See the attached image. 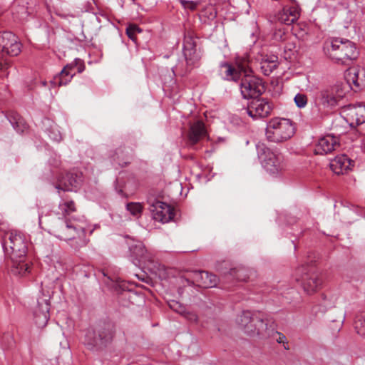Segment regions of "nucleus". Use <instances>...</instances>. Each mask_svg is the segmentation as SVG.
<instances>
[{
    "label": "nucleus",
    "mask_w": 365,
    "mask_h": 365,
    "mask_svg": "<svg viewBox=\"0 0 365 365\" xmlns=\"http://www.w3.org/2000/svg\"><path fill=\"white\" fill-rule=\"evenodd\" d=\"M48 136L56 142H60L62 139L61 133L56 125H53L48 130Z\"/></svg>",
    "instance_id": "c9c22d12"
},
{
    "label": "nucleus",
    "mask_w": 365,
    "mask_h": 365,
    "mask_svg": "<svg viewBox=\"0 0 365 365\" xmlns=\"http://www.w3.org/2000/svg\"><path fill=\"white\" fill-rule=\"evenodd\" d=\"M245 272V269L243 268H233L230 269L229 274L236 279L239 281H245L246 277L244 275V273Z\"/></svg>",
    "instance_id": "f704fd0d"
},
{
    "label": "nucleus",
    "mask_w": 365,
    "mask_h": 365,
    "mask_svg": "<svg viewBox=\"0 0 365 365\" xmlns=\"http://www.w3.org/2000/svg\"><path fill=\"white\" fill-rule=\"evenodd\" d=\"M294 133L295 127L290 119L277 117L268 122L265 135L268 141L280 143L290 139Z\"/></svg>",
    "instance_id": "7ed1b4c3"
},
{
    "label": "nucleus",
    "mask_w": 365,
    "mask_h": 365,
    "mask_svg": "<svg viewBox=\"0 0 365 365\" xmlns=\"http://www.w3.org/2000/svg\"><path fill=\"white\" fill-rule=\"evenodd\" d=\"M0 70L5 71L10 66L11 61L4 56H16L21 51V44L18 37L9 31L0 33Z\"/></svg>",
    "instance_id": "0eeeda50"
},
{
    "label": "nucleus",
    "mask_w": 365,
    "mask_h": 365,
    "mask_svg": "<svg viewBox=\"0 0 365 365\" xmlns=\"http://www.w3.org/2000/svg\"><path fill=\"white\" fill-rule=\"evenodd\" d=\"M182 6L189 11H195L200 4L198 1L178 0Z\"/></svg>",
    "instance_id": "e433bc0d"
},
{
    "label": "nucleus",
    "mask_w": 365,
    "mask_h": 365,
    "mask_svg": "<svg viewBox=\"0 0 365 365\" xmlns=\"http://www.w3.org/2000/svg\"><path fill=\"white\" fill-rule=\"evenodd\" d=\"M182 315L184 316L185 319H187V320H189L192 322H197V319H198L197 315L193 312H190V311H187V309H185V313H183Z\"/></svg>",
    "instance_id": "79ce46f5"
},
{
    "label": "nucleus",
    "mask_w": 365,
    "mask_h": 365,
    "mask_svg": "<svg viewBox=\"0 0 365 365\" xmlns=\"http://www.w3.org/2000/svg\"><path fill=\"white\" fill-rule=\"evenodd\" d=\"M324 53L334 63L346 66L352 63L359 55L353 42L339 38L327 41L324 46Z\"/></svg>",
    "instance_id": "f257e3e1"
},
{
    "label": "nucleus",
    "mask_w": 365,
    "mask_h": 365,
    "mask_svg": "<svg viewBox=\"0 0 365 365\" xmlns=\"http://www.w3.org/2000/svg\"><path fill=\"white\" fill-rule=\"evenodd\" d=\"M86 222L76 219L58 220L53 226L55 235L63 240H82L86 233Z\"/></svg>",
    "instance_id": "39448f33"
},
{
    "label": "nucleus",
    "mask_w": 365,
    "mask_h": 365,
    "mask_svg": "<svg viewBox=\"0 0 365 365\" xmlns=\"http://www.w3.org/2000/svg\"><path fill=\"white\" fill-rule=\"evenodd\" d=\"M140 32L141 29L134 24L129 25L126 29V34L133 41H135L136 34Z\"/></svg>",
    "instance_id": "4c0bfd02"
},
{
    "label": "nucleus",
    "mask_w": 365,
    "mask_h": 365,
    "mask_svg": "<svg viewBox=\"0 0 365 365\" xmlns=\"http://www.w3.org/2000/svg\"><path fill=\"white\" fill-rule=\"evenodd\" d=\"M237 66L244 73L240 82V91L244 98H257L264 91V84L260 78L251 75L253 62L250 60L249 56L238 58L236 61Z\"/></svg>",
    "instance_id": "f03ea898"
},
{
    "label": "nucleus",
    "mask_w": 365,
    "mask_h": 365,
    "mask_svg": "<svg viewBox=\"0 0 365 365\" xmlns=\"http://www.w3.org/2000/svg\"><path fill=\"white\" fill-rule=\"evenodd\" d=\"M59 210L66 217L76 210L75 204L72 200L63 201L59 204Z\"/></svg>",
    "instance_id": "473e14b6"
},
{
    "label": "nucleus",
    "mask_w": 365,
    "mask_h": 365,
    "mask_svg": "<svg viewBox=\"0 0 365 365\" xmlns=\"http://www.w3.org/2000/svg\"><path fill=\"white\" fill-rule=\"evenodd\" d=\"M3 248L5 255L8 256L11 261L14 262L13 271L16 273L19 272L18 268V262L16 259L19 257L26 256L27 245L25 237L20 232L11 231L7 232L3 240Z\"/></svg>",
    "instance_id": "20e7f679"
},
{
    "label": "nucleus",
    "mask_w": 365,
    "mask_h": 365,
    "mask_svg": "<svg viewBox=\"0 0 365 365\" xmlns=\"http://www.w3.org/2000/svg\"><path fill=\"white\" fill-rule=\"evenodd\" d=\"M272 106L269 101L264 98H255L250 101L245 112L254 120L267 118L270 115Z\"/></svg>",
    "instance_id": "9b49d317"
},
{
    "label": "nucleus",
    "mask_w": 365,
    "mask_h": 365,
    "mask_svg": "<svg viewBox=\"0 0 365 365\" xmlns=\"http://www.w3.org/2000/svg\"><path fill=\"white\" fill-rule=\"evenodd\" d=\"M50 304L46 296L41 297L37 300V305L34 309V319L38 327H44L49 319Z\"/></svg>",
    "instance_id": "dca6fc26"
},
{
    "label": "nucleus",
    "mask_w": 365,
    "mask_h": 365,
    "mask_svg": "<svg viewBox=\"0 0 365 365\" xmlns=\"http://www.w3.org/2000/svg\"><path fill=\"white\" fill-rule=\"evenodd\" d=\"M363 144H364V151H365V136H364V138L363 140Z\"/></svg>",
    "instance_id": "de8ad7c7"
},
{
    "label": "nucleus",
    "mask_w": 365,
    "mask_h": 365,
    "mask_svg": "<svg viewBox=\"0 0 365 365\" xmlns=\"http://www.w3.org/2000/svg\"><path fill=\"white\" fill-rule=\"evenodd\" d=\"M207 135L205 124L201 120L192 123L187 133L189 145L193 146L205 138Z\"/></svg>",
    "instance_id": "aec40b11"
},
{
    "label": "nucleus",
    "mask_w": 365,
    "mask_h": 365,
    "mask_svg": "<svg viewBox=\"0 0 365 365\" xmlns=\"http://www.w3.org/2000/svg\"><path fill=\"white\" fill-rule=\"evenodd\" d=\"M278 57L275 55L262 56L259 61L260 69L265 76H269L278 66Z\"/></svg>",
    "instance_id": "b1692460"
},
{
    "label": "nucleus",
    "mask_w": 365,
    "mask_h": 365,
    "mask_svg": "<svg viewBox=\"0 0 365 365\" xmlns=\"http://www.w3.org/2000/svg\"><path fill=\"white\" fill-rule=\"evenodd\" d=\"M339 147L336 138L333 135H326L321 138L315 146V153L317 155L327 154Z\"/></svg>",
    "instance_id": "412c9836"
},
{
    "label": "nucleus",
    "mask_w": 365,
    "mask_h": 365,
    "mask_svg": "<svg viewBox=\"0 0 365 365\" xmlns=\"http://www.w3.org/2000/svg\"><path fill=\"white\" fill-rule=\"evenodd\" d=\"M354 327L359 334L365 337V313H361L356 317Z\"/></svg>",
    "instance_id": "2f4dec72"
},
{
    "label": "nucleus",
    "mask_w": 365,
    "mask_h": 365,
    "mask_svg": "<svg viewBox=\"0 0 365 365\" xmlns=\"http://www.w3.org/2000/svg\"><path fill=\"white\" fill-rule=\"evenodd\" d=\"M187 277L188 283L203 288L215 287L219 281L216 275L205 271H192Z\"/></svg>",
    "instance_id": "ddd939ff"
},
{
    "label": "nucleus",
    "mask_w": 365,
    "mask_h": 365,
    "mask_svg": "<svg viewBox=\"0 0 365 365\" xmlns=\"http://www.w3.org/2000/svg\"><path fill=\"white\" fill-rule=\"evenodd\" d=\"M71 246L73 247L74 248H77L79 246V245H71Z\"/></svg>",
    "instance_id": "09e8293b"
},
{
    "label": "nucleus",
    "mask_w": 365,
    "mask_h": 365,
    "mask_svg": "<svg viewBox=\"0 0 365 365\" xmlns=\"http://www.w3.org/2000/svg\"><path fill=\"white\" fill-rule=\"evenodd\" d=\"M130 257L134 264H148L154 262V254L148 250L140 241H133L129 246Z\"/></svg>",
    "instance_id": "f8f14e48"
},
{
    "label": "nucleus",
    "mask_w": 365,
    "mask_h": 365,
    "mask_svg": "<svg viewBox=\"0 0 365 365\" xmlns=\"http://www.w3.org/2000/svg\"><path fill=\"white\" fill-rule=\"evenodd\" d=\"M283 10L289 15V19L287 20V25L295 22L299 17L300 9L297 4L284 7Z\"/></svg>",
    "instance_id": "c85d7f7f"
},
{
    "label": "nucleus",
    "mask_w": 365,
    "mask_h": 365,
    "mask_svg": "<svg viewBox=\"0 0 365 365\" xmlns=\"http://www.w3.org/2000/svg\"><path fill=\"white\" fill-rule=\"evenodd\" d=\"M113 334L111 324H106L97 329H88L85 335L84 343L89 349H98L111 341Z\"/></svg>",
    "instance_id": "9d476101"
},
{
    "label": "nucleus",
    "mask_w": 365,
    "mask_h": 365,
    "mask_svg": "<svg viewBox=\"0 0 365 365\" xmlns=\"http://www.w3.org/2000/svg\"><path fill=\"white\" fill-rule=\"evenodd\" d=\"M7 118L18 133H24L27 129L24 120L17 113H10Z\"/></svg>",
    "instance_id": "bb28decb"
},
{
    "label": "nucleus",
    "mask_w": 365,
    "mask_h": 365,
    "mask_svg": "<svg viewBox=\"0 0 365 365\" xmlns=\"http://www.w3.org/2000/svg\"><path fill=\"white\" fill-rule=\"evenodd\" d=\"M344 96L343 86L336 84L320 90L316 95L315 103L319 108L331 110L339 105Z\"/></svg>",
    "instance_id": "6e6552de"
},
{
    "label": "nucleus",
    "mask_w": 365,
    "mask_h": 365,
    "mask_svg": "<svg viewBox=\"0 0 365 365\" xmlns=\"http://www.w3.org/2000/svg\"><path fill=\"white\" fill-rule=\"evenodd\" d=\"M169 305L173 310L180 314L185 313L186 308L178 302L173 301Z\"/></svg>",
    "instance_id": "a19ab883"
},
{
    "label": "nucleus",
    "mask_w": 365,
    "mask_h": 365,
    "mask_svg": "<svg viewBox=\"0 0 365 365\" xmlns=\"http://www.w3.org/2000/svg\"><path fill=\"white\" fill-rule=\"evenodd\" d=\"M81 174L66 173L65 175L60 177L56 188L67 191L76 190L82 183Z\"/></svg>",
    "instance_id": "6ab92c4d"
},
{
    "label": "nucleus",
    "mask_w": 365,
    "mask_h": 365,
    "mask_svg": "<svg viewBox=\"0 0 365 365\" xmlns=\"http://www.w3.org/2000/svg\"><path fill=\"white\" fill-rule=\"evenodd\" d=\"M184 56L187 66L191 68L199 60L196 53L195 45L191 39L186 40L184 43Z\"/></svg>",
    "instance_id": "393cba45"
},
{
    "label": "nucleus",
    "mask_w": 365,
    "mask_h": 365,
    "mask_svg": "<svg viewBox=\"0 0 365 365\" xmlns=\"http://www.w3.org/2000/svg\"><path fill=\"white\" fill-rule=\"evenodd\" d=\"M237 70L233 68L230 64L224 63L220 66V73L222 78L227 81H236L240 78L242 71L237 67Z\"/></svg>",
    "instance_id": "a878e982"
},
{
    "label": "nucleus",
    "mask_w": 365,
    "mask_h": 365,
    "mask_svg": "<svg viewBox=\"0 0 365 365\" xmlns=\"http://www.w3.org/2000/svg\"><path fill=\"white\" fill-rule=\"evenodd\" d=\"M271 322V318L255 314V317L243 330L251 336L259 335L264 336V335H269V325Z\"/></svg>",
    "instance_id": "4468645a"
},
{
    "label": "nucleus",
    "mask_w": 365,
    "mask_h": 365,
    "mask_svg": "<svg viewBox=\"0 0 365 365\" xmlns=\"http://www.w3.org/2000/svg\"><path fill=\"white\" fill-rule=\"evenodd\" d=\"M345 78L351 88L357 91L365 86V70L361 68H349L345 73Z\"/></svg>",
    "instance_id": "a211bd4d"
},
{
    "label": "nucleus",
    "mask_w": 365,
    "mask_h": 365,
    "mask_svg": "<svg viewBox=\"0 0 365 365\" xmlns=\"http://www.w3.org/2000/svg\"><path fill=\"white\" fill-rule=\"evenodd\" d=\"M73 63L67 64L58 74L53 77V80L51 81V85L54 86L67 85L75 76V73L73 72Z\"/></svg>",
    "instance_id": "4be33fe9"
},
{
    "label": "nucleus",
    "mask_w": 365,
    "mask_h": 365,
    "mask_svg": "<svg viewBox=\"0 0 365 365\" xmlns=\"http://www.w3.org/2000/svg\"><path fill=\"white\" fill-rule=\"evenodd\" d=\"M351 162L345 155L336 156L330 162V168L336 175H343L351 168Z\"/></svg>",
    "instance_id": "5701e85b"
},
{
    "label": "nucleus",
    "mask_w": 365,
    "mask_h": 365,
    "mask_svg": "<svg viewBox=\"0 0 365 365\" xmlns=\"http://www.w3.org/2000/svg\"><path fill=\"white\" fill-rule=\"evenodd\" d=\"M294 101L297 106L299 108H304L307 104V97L304 93H297L295 96Z\"/></svg>",
    "instance_id": "58836bf2"
},
{
    "label": "nucleus",
    "mask_w": 365,
    "mask_h": 365,
    "mask_svg": "<svg viewBox=\"0 0 365 365\" xmlns=\"http://www.w3.org/2000/svg\"><path fill=\"white\" fill-rule=\"evenodd\" d=\"M257 151L260 164L267 173L277 175L283 170V157L277 151L270 149L264 143L257 145Z\"/></svg>",
    "instance_id": "423d86ee"
},
{
    "label": "nucleus",
    "mask_w": 365,
    "mask_h": 365,
    "mask_svg": "<svg viewBox=\"0 0 365 365\" xmlns=\"http://www.w3.org/2000/svg\"><path fill=\"white\" fill-rule=\"evenodd\" d=\"M296 280L302 282L304 292L308 294L317 292L322 284L320 273L313 266L309 265H302L297 269Z\"/></svg>",
    "instance_id": "1a4fd4ad"
},
{
    "label": "nucleus",
    "mask_w": 365,
    "mask_h": 365,
    "mask_svg": "<svg viewBox=\"0 0 365 365\" xmlns=\"http://www.w3.org/2000/svg\"><path fill=\"white\" fill-rule=\"evenodd\" d=\"M288 19H289V15L284 10H282V11L279 14V21L281 23L287 25V20Z\"/></svg>",
    "instance_id": "c03bdc74"
},
{
    "label": "nucleus",
    "mask_w": 365,
    "mask_h": 365,
    "mask_svg": "<svg viewBox=\"0 0 365 365\" xmlns=\"http://www.w3.org/2000/svg\"><path fill=\"white\" fill-rule=\"evenodd\" d=\"M273 38L277 41H283L286 39V31L284 28L277 29L273 34Z\"/></svg>",
    "instance_id": "ea45409f"
},
{
    "label": "nucleus",
    "mask_w": 365,
    "mask_h": 365,
    "mask_svg": "<svg viewBox=\"0 0 365 365\" xmlns=\"http://www.w3.org/2000/svg\"><path fill=\"white\" fill-rule=\"evenodd\" d=\"M18 262V268L17 269L19 270V272H15L13 271V268L14 266V262L11 261V272L14 275H19V276H24L29 272L30 266L29 262L26 261V256L24 257H19L18 259H16V262Z\"/></svg>",
    "instance_id": "cd10ccee"
},
{
    "label": "nucleus",
    "mask_w": 365,
    "mask_h": 365,
    "mask_svg": "<svg viewBox=\"0 0 365 365\" xmlns=\"http://www.w3.org/2000/svg\"><path fill=\"white\" fill-rule=\"evenodd\" d=\"M255 317V314H253L250 311L243 312L237 318V322L239 326L244 329L245 327Z\"/></svg>",
    "instance_id": "c756f323"
},
{
    "label": "nucleus",
    "mask_w": 365,
    "mask_h": 365,
    "mask_svg": "<svg viewBox=\"0 0 365 365\" xmlns=\"http://www.w3.org/2000/svg\"><path fill=\"white\" fill-rule=\"evenodd\" d=\"M123 153V150L121 148L118 149L116 152V155L121 154Z\"/></svg>",
    "instance_id": "49530a36"
},
{
    "label": "nucleus",
    "mask_w": 365,
    "mask_h": 365,
    "mask_svg": "<svg viewBox=\"0 0 365 365\" xmlns=\"http://www.w3.org/2000/svg\"><path fill=\"white\" fill-rule=\"evenodd\" d=\"M71 63H73V68L75 67H77L78 73H82L85 70L84 63L80 58H75L73 62H72Z\"/></svg>",
    "instance_id": "37998d69"
},
{
    "label": "nucleus",
    "mask_w": 365,
    "mask_h": 365,
    "mask_svg": "<svg viewBox=\"0 0 365 365\" xmlns=\"http://www.w3.org/2000/svg\"><path fill=\"white\" fill-rule=\"evenodd\" d=\"M150 211L153 218L163 223L171 221L175 215L174 210L170 205L158 200L152 203Z\"/></svg>",
    "instance_id": "f3484780"
},
{
    "label": "nucleus",
    "mask_w": 365,
    "mask_h": 365,
    "mask_svg": "<svg viewBox=\"0 0 365 365\" xmlns=\"http://www.w3.org/2000/svg\"><path fill=\"white\" fill-rule=\"evenodd\" d=\"M341 113L346 118V120L350 122L351 125L365 123V104L364 103L344 106Z\"/></svg>",
    "instance_id": "2eb2a0df"
},
{
    "label": "nucleus",
    "mask_w": 365,
    "mask_h": 365,
    "mask_svg": "<svg viewBox=\"0 0 365 365\" xmlns=\"http://www.w3.org/2000/svg\"><path fill=\"white\" fill-rule=\"evenodd\" d=\"M127 210L134 216H139L143 210V206L139 202H130L126 205Z\"/></svg>",
    "instance_id": "72a5a7b5"
},
{
    "label": "nucleus",
    "mask_w": 365,
    "mask_h": 365,
    "mask_svg": "<svg viewBox=\"0 0 365 365\" xmlns=\"http://www.w3.org/2000/svg\"><path fill=\"white\" fill-rule=\"evenodd\" d=\"M344 317H341V319L337 322H338V328L339 329L341 326H342V324H343V322H344Z\"/></svg>",
    "instance_id": "a18cd8bd"
},
{
    "label": "nucleus",
    "mask_w": 365,
    "mask_h": 365,
    "mask_svg": "<svg viewBox=\"0 0 365 365\" xmlns=\"http://www.w3.org/2000/svg\"><path fill=\"white\" fill-rule=\"evenodd\" d=\"M269 335H264V336H272L277 343H284L286 341V336L281 332L274 331V322L272 319V322L269 325Z\"/></svg>",
    "instance_id": "7c9ffc66"
}]
</instances>
